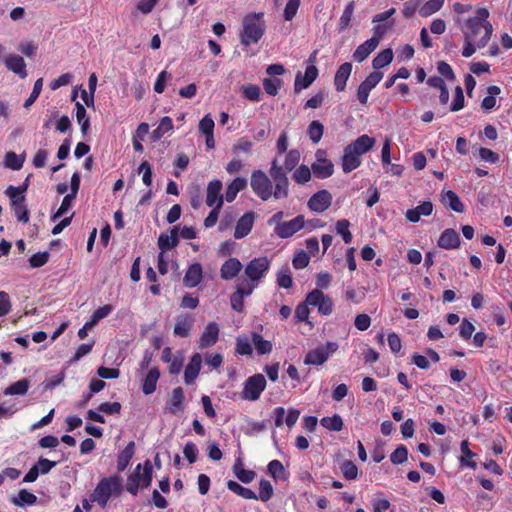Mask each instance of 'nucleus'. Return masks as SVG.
<instances>
[{"label": "nucleus", "instance_id": "nucleus-1", "mask_svg": "<svg viewBox=\"0 0 512 512\" xmlns=\"http://www.w3.org/2000/svg\"><path fill=\"white\" fill-rule=\"evenodd\" d=\"M489 11L486 8L477 10L476 15L466 20L464 28L465 45L462 55L466 58L472 56L477 49L483 48L489 41L493 27L487 21Z\"/></svg>", "mask_w": 512, "mask_h": 512}, {"label": "nucleus", "instance_id": "nucleus-2", "mask_svg": "<svg viewBox=\"0 0 512 512\" xmlns=\"http://www.w3.org/2000/svg\"><path fill=\"white\" fill-rule=\"evenodd\" d=\"M123 491L122 478L118 474L103 477L99 480L90 495V501L105 508L111 497H119Z\"/></svg>", "mask_w": 512, "mask_h": 512}, {"label": "nucleus", "instance_id": "nucleus-3", "mask_svg": "<svg viewBox=\"0 0 512 512\" xmlns=\"http://www.w3.org/2000/svg\"><path fill=\"white\" fill-rule=\"evenodd\" d=\"M263 18V12L248 13L244 16L240 32V42L242 45L250 46L260 41L266 30Z\"/></svg>", "mask_w": 512, "mask_h": 512}, {"label": "nucleus", "instance_id": "nucleus-4", "mask_svg": "<svg viewBox=\"0 0 512 512\" xmlns=\"http://www.w3.org/2000/svg\"><path fill=\"white\" fill-rule=\"evenodd\" d=\"M270 269V261L266 256L254 258L248 262L244 269V274L248 281L243 280L241 284L258 286L259 281L265 277Z\"/></svg>", "mask_w": 512, "mask_h": 512}, {"label": "nucleus", "instance_id": "nucleus-5", "mask_svg": "<svg viewBox=\"0 0 512 512\" xmlns=\"http://www.w3.org/2000/svg\"><path fill=\"white\" fill-rule=\"evenodd\" d=\"M269 174L275 182L274 191L272 196L275 199L287 198L289 195V180L287 174L281 170V166L278 164L277 159L272 160Z\"/></svg>", "mask_w": 512, "mask_h": 512}, {"label": "nucleus", "instance_id": "nucleus-6", "mask_svg": "<svg viewBox=\"0 0 512 512\" xmlns=\"http://www.w3.org/2000/svg\"><path fill=\"white\" fill-rule=\"evenodd\" d=\"M266 379L263 374L257 373L248 377L241 392V399L256 401L266 388Z\"/></svg>", "mask_w": 512, "mask_h": 512}, {"label": "nucleus", "instance_id": "nucleus-7", "mask_svg": "<svg viewBox=\"0 0 512 512\" xmlns=\"http://www.w3.org/2000/svg\"><path fill=\"white\" fill-rule=\"evenodd\" d=\"M250 185L253 192L263 201L272 196V182L262 170H254L251 174Z\"/></svg>", "mask_w": 512, "mask_h": 512}, {"label": "nucleus", "instance_id": "nucleus-8", "mask_svg": "<svg viewBox=\"0 0 512 512\" xmlns=\"http://www.w3.org/2000/svg\"><path fill=\"white\" fill-rule=\"evenodd\" d=\"M307 303L318 308V313L328 316L333 312L334 303L330 296L325 295L322 290L314 289L307 294Z\"/></svg>", "mask_w": 512, "mask_h": 512}, {"label": "nucleus", "instance_id": "nucleus-9", "mask_svg": "<svg viewBox=\"0 0 512 512\" xmlns=\"http://www.w3.org/2000/svg\"><path fill=\"white\" fill-rule=\"evenodd\" d=\"M305 219L303 215H297L295 218L284 221L283 224L276 225L274 227L275 234L281 239H287L292 237L298 231L304 228Z\"/></svg>", "mask_w": 512, "mask_h": 512}, {"label": "nucleus", "instance_id": "nucleus-10", "mask_svg": "<svg viewBox=\"0 0 512 512\" xmlns=\"http://www.w3.org/2000/svg\"><path fill=\"white\" fill-rule=\"evenodd\" d=\"M332 198L328 190H319L309 198L307 206L313 212L323 213L331 206Z\"/></svg>", "mask_w": 512, "mask_h": 512}, {"label": "nucleus", "instance_id": "nucleus-11", "mask_svg": "<svg viewBox=\"0 0 512 512\" xmlns=\"http://www.w3.org/2000/svg\"><path fill=\"white\" fill-rule=\"evenodd\" d=\"M322 155H324V151L318 150L316 153V162L311 165V170L315 177L326 179L333 175L334 165L330 160L322 158Z\"/></svg>", "mask_w": 512, "mask_h": 512}, {"label": "nucleus", "instance_id": "nucleus-12", "mask_svg": "<svg viewBox=\"0 0 512 512\" xmlns=\"http://www.w3.org/2000/svg\"><path fill=\"white\" fill-rule=\"evenodd\" d=\"M222 182L220 180H212L207 185L206 192V204L209 207H214L215 205L223 206L224 196L221 194L222 190Z\"/></svg>", "mask_w": 512, "mask_h": 512}, {"label": "nucleus", "instance_id": "nucleus-13", "mask_svg": "<svg viewBox=\"0 0 512 512\" xmlns=\"http://www.w3.org/2000/svg\"><path fill=\"white\" fill-rule=\"evenodd\" d=\"M185 394L182 387H176L167 398L166 404L170 414L176 415L185 408Z\"/></svg>", "mask_w": 512, "mask_h": 512}, {"label": "nucleus", "instance_id": "nucleus-14", "mask_svg": "<svg viewBox=\"0 0 512 512\" xmlns=\"http://www.w3.org/2000/svg\"><path fill=\"white\" fill-rule=\"evenodd\" d=\"M218 338H219V327H218L217 323L210 322L207 324V326L205 327L204 331L202 332V334L200 336L198 347L200 349H205V348L211 347L214 344H216V342L218 341Z\"/></svg>", "mask_w": 512, "mask_h": 512}, {"label": "nucleus", "instance_id": "nucleus-15", "mask_svg": "<svg viewBox=\"0 0 512 512\" xmlns=\"http://www.w3.org/2000/svg\"><path fill=\"white\" fill-rule=\"evenodd\" d=\"M203 278V269L202 265L198 262H195L191 264L188 269L185 272L184 278H183V284L187 288H194L200 282Z\"/></svg>", "mask_w": 512, "mask_h": 512}, {"label": "nucleus", "instance_id": "nucleus-16", "mask_svg": "<svg viewBox=\"0 0 512 512\" xmlns=\"http://www.w3.org/2000/svg\"><path fill=\"white\" fill-rule=\"evenodd\" d=\"M202 365V356L199 353L192 355L190 362L184 370V382L187 385H191L195 382L199 375Z\"/></svg>", "mask_w": 512, "mask_h": 512}, {"label": "nucleus", "instance_id": "nucleus-17", "mask_svg": "<svg viewBox=\"0 0 512 512\" xmlns=\"http://www.w3.org/2000/svg\"><path fill=\"white\" fill-rule=\"evenodd\" d=\"M254 223V212H246L239 218L236 223L234 237L236 239H242L246 237L252 230Z\"/></svg>", "mask_w": 512, "mask_h": 512}, {"label": "nucleus", "instance_id": "nucleus-18", "mask_svg": "<svg viewBox=\"0 0 512 512\" xmlns=\"http://www.w3.org/2000/svg\"><path fill=\"white\" fill-rule=\"evenodd\" d=\"M254 285H237L236 291L231 295V306L233 310L242 312L244 307L243 298L252 294Z\"/></svg>", "mask_w": 512, "mask_h": 512}, {"label": "nucleus", "instance_id": "nucleus-19", "mask_svg": "<svg viewBox=\"0 0 512 512\" xmlns=\"http://www.w3.org/2000/svg\"><path fill=\"white\" fill-rule=\"evenodd\" d=\"M243 266L239 259L231 257L226 260L220 268V276L225 281L234 279L242 270Z\"/></svg>", "mask_w": 512, "mask_h": 512}, {"label": "nucleus", "instance_id": "nucleus-20", "mask_svg": "<svg viewBox=\"0 0 512 512\" xmlns=\"http://www.w3.org/2000/svg\"><path fill=\"white\" fill-rule=\"evenodd\" d=\"M375 144V139L364 134L359 136L355 141L347 145L346 147L350 148L353 154H356L361 158L363 154L368 152Z\"/></svg>", "mask_w": 512, "mask_h": 512}, {"label": "nucleus", "instance_id": "nucleus-21", "mask_svg": "<svg viewBox=\"0 0 512 512\" xmlns=\"http://www.w3.org/2000/svg\"><path fill=\"white\" fill-rule=\"evenodd\" d=\"M5 66L20 78L24 79L27 77L26 63L23 57L19 55H9L5 59Z\"/></svg>", "mask_w": 512, "mask_h": 512}, {"label": "nucleus", "instance_id": "nucleus-22", "mask_svg": "<svg viewBox=\"0 0 512 512\" xmlns=\"http://www.w3.org/2000/svg\"><path fill=\"white\" fill-rule=\"evenodd\" d=\"M352 72V64L345 62L339 66L334 77L335 89L341 92L345 89L347 80L349 79Z\"/></svg>", "mask_w": 512, "mask_h": 512}, {"label": "nucleus", "instance_id": "nucleus-23", "mask_svg": "<svg viewBox=\"0 0 512 512\" xmlns=\"http://www.w3.org/2000/svg\"><path fill=\"white\" fill-rule=\"evenodd\" d=\"M179 228L177 226H174L171 231L170 235L167 234H160L158 238V246L161 249V251H167L170 249H173L176 247L179 243V234H178Z\"/></svg>", "mask_w": 512, "mask_h": 512}, {"label": "nucleus", "instance_id": "nucleus-24", "mask_svg": "<svg viewBox=\"0 0 512 512\" xmlns=\"http://www.w3.org/2000/svg\"><path fill=\"white\" fill-rule=\"evenodd\" d=\"M135 454V443L130 441L117 456V471L123 472Z\"/></svg>", "mask_w": 512, "mask_h": 512}, {"label": "nucleus", "instance_id": "nucleus-25", "mask_svg": "<svg viewBox=\"0 0 512 512\" xmlns=\"http://www.w3.org/2000/svg\"><path fill=\"white\" fill-rule=\"evenodd\" d=\"M460 244V237L453 229H446L438 240V245L443 249H455Z\"/></svg>", "mask_w": 512, "mask_h": 512}, {"label": "nucleus", "instance_id": "nucleus-26", "mask_svg": "<svg viewBox=\"0 0 512 512\" xmlns=\"http://www.w3.org/2000/svg\"><path fill=\"white\" fill-rule=\"evenodd\" d=\"M376 40L368 39L360 44L353 53L356 62H363L377 48Z\"/></svg>", "mask_w": 512, "mask_h": 512}, {"label": "nucleus", "instance_id": "nucleus-27", "mask_svg": "<svg viewBox=\"0 0 512 512\" xmlns=\"http://www.w3.org/2000/svg\"><path fill=\"white\" fill-rule=\"evenodd\" d=\"M246 187L247 180L243 177H236L226 188L225 200L229 203L233 202L236 199L237 194L246 189Z\"/></svg>", "mask_w": 512, "mask_h": 512}, {"label": "nucleus", "instance_id": "nucleus-28", "mask_svg": "<svg viewBox=\"0 0 512 512\" xmlns=\"http://www.w3.org/2000/svg\"><path fill=\"white\" fill-rule=\"evenodd\" d=\"M193 326V318L188 315H180L176 319L174 334L185 338L188 337Z\"/></svg>", "mask_w": 512, "mask_h": 512}, {"label": "nucleus", "instance_id": "nucleus-29", "mask_svg": "<svg viewBox=\"0 0 512 512\" xmlns=\"http://www.w3.org/2000/svg\"><path fill=\"white\" fill-rule=\"evenodd\" d=\"M361 158L345 147L342 156V169L345 173H350L361 165Z\"/></svg>", "mask_w": 512, "mask_h": 512}, {"label": "nucleus", "instance_id": "nucleus-30", "mask_svg": "<svg viewBox=\"0 0 512 512\" xmlns=\"http://www.w3.org/2000/svg\"><path fill=\"white\" fill-rule=\"evenodd\" d=\"M441 200L445 206H448L457 213H462L465 209L459 197L451 190L443 191Z\"/></svg>", "mask_w": 512, "mask_h": 512}, {"label": "nucleus", "instance_id": "nucleus-31", "mask_svg": "<svg viewBox=\"0 0 512 512\" xmlns=\"http://www.w3.org/2000/svg\"><path fill=\"white\" fill-rule=\"evenodd\" d=\"M159 377L160 371L157 367L149 370L142 384V391L145 395H150L156 390Z\"/></svg>", "mask_w": 512, "mask_h": 512}, {"label": "nucleus", "instance_id": "nucleus-32", "mask_svg": "<svg viewBox=\"0 0 512 512\" xmlns=\"http://www.w3.org/2000/svg\"><path fill=\"white\" fill-rule=\"evenodd\" d=\"M460 451L462 454L461 457L459 458L461 465L469 467L471 469H476L477 464L473 460V458L476 457V454L470 450L468 440H463L461 442Z\"/></svg>", "mask_w": 512, "mask_h": 512}, {"label": "nucleus", "instance_id": "nucleus-33", "mask_svg": "<svg viewBox=\"0 0 512 512\" xmlns=\"http://www.w3.org/2000/svg\"><path fill=\"white\" fill-rule=\"evenodd\" d=\"M227 488L237 494L238 496L247 500H258L257 494L249 488L243 487L238 482L229 480L227 481Z\"/></svg>", "mask_w": 512, "mask_h": 512}, {"label": "nucleus", "instance_id": "nucleus-34", "mask_svg": "<svg viewBox=\"0 0 512 512\" xmlns=\"http://www.w3.org/2000/svg\"><path fill=\"white\" fill-rule=\"evenodd\" d=\"M328 360L327 355L324 354L322 348L317 347L313 350H310L304 358V363L306 365H323Z\"/></svg>", "mask_w": 512, "mask_h": 512}, {"label": "nucleus", "instance_id": "nucleus-35", "mask_svg": "<svg viewBox=\"0 0 512 512\" xmlns=\"http://www.w3.org/2000/svg\"><path fill=\"white\" fill-rule=\"evenodd\" d=\"M30 387V381L27 378L20 379L4 390V395H25Z\"/></svg>", "mask_w": 512, "mask_h": 512}, {"label": "nucleus", "instance_id": "nucleus-36", "mask_svg": "<svg viewBox=\"0 0 512 512\" xmlns=\"http://www.w3.org/2000/svg\"><path fill=\"white\" fill-rule=\"evenodd\" d=\"M501 93L498 86H489L487 89V96L482 100L481 107L485 111H490L495 108L497 100L496 97Z\"/></svg>", "mask_w": 512, "mask_h": 512}, {"label": "nucleus", "instance_id": "nucleus-37", "mask_svg": "<svg viewBox=\"0 0 512 512\" xmlns=\"http://www.w3.org/2000/svg\"><path fill=\"white\" fill-rule=\"evenodd\" d=\"M75 108L77 123L80 125L82 134L86 135L90 128V119L87 116V111L80 102H76Z\"/></svg>", "mask_w": 512, "mask_h": 512}, {"label": "nucleus", "instance_id": "nucleus-38", "mask_svg": "<svg viewBox=\"0 0 512 512\" xmlns=\"http://www.w3.org/2000/svg\"><path fill=\"white\" fill-rule=\"evenodd\" d=\"M173 121L169 116L160 119L159 125L152 132L153 140H160L167 132L173 130Z\"/></svg>", "mask_w": 512, "mask_h": 512}, {"label": "nucleus", "instance_id": "nucleus-39", "mask_svg": "<svg viewBox=\"0 0 512 512\" xmlns=\"http://www.w3.org/2000/svg\"><path fill=\"white\" fill-rule=\"evenodd\" d=\"M299 160L300 152L296 149H291L290 151L287 152L283 165H280L281 170L284 171V174H288L289 172L295 169V167L299 163Z\"/></svg>", "mask_w": 512, "mask_h": 512}, {"label": "nucleus", "instance_id": "nucleus-40", "mask_svg": "<svg viewBox=\"0 0 512 512\" xmlns=\"http://www.w3.org/2000/svg\"><path fill=\"white\" fill-rule=\"evenodd\" d=\"M251 340L259 355L268 354L272 351V343L263 339L260 334L256 332L252 333Z\"/></svg>", "mask_w": 512, "mask_h": 512}, {"label": "nucleus", "instance_id": "nucleus-41", "mask_svg": "<svg viewBox=\"0 0 512 512\" xmlns=\"http://www.w3.org/2000/svg\"><path fill=\"white\" fill-rule=\"evenodd\" d=\"M393 60V51L390 48L384 49L377 54L372 61L374 69L378 70L389 65Z\"/></svg>", "mask_w": 512, "mask_h": 512}, {"label": "nucleus", "instance_id": "nucleus-42", "mask_svg": "<svg viewBox=\"0 0 512 512\" xmlns=\"http://www.w3.org/2000/svg\"><path fill=\"white\" fill-rule=\"evenodd\" d=\"M320 423L324 428L330 431L339 432L343 428V420L339 414H334L331 417H323Z\"/></svg>", "mask_w": 512, "mask_h": 512}, {"label": "nucleus", "instance_id": "nucleus-43", "mask_svg": "<svg viewBox=\"0 0 512 512\" xmlns=\"http://www.w3.org/2000/svg\"><path fill=\"white\" fill-rule=\"evenodd\" d=\"M349 228L350 222L347 219L338 220L335 224L336 232L342 237L345 244H350L353 239Z\"/></svg>", "mask_w": 512, "mask_h": 512}, {"label": "nucleus", "instance_id": "nucleus-44", "mask_svg": "<svg viewBox=\"0 0 512 512\" xmlns=\"http://www.w3.org/2000/svg\"><path fill=\"white\" fill-rule=\"evenodd\" d=\"M140 469H141V464H138L137 467H136L135 472L132 473L128 477V481H127V484H126L127 492H129L130 494H132L134 496L137 495L139 487L141 485V482H140V478H141Z\"/></svg>", "mask_w": 512, "mask_h": 512}, {"label": "nucleus", "instance_id": "nucleus-45", "mask_svg": "<svg viewBox=\"0 0 512 512\" xmlns=\"http://www.w3.org/2000/svg\"><path fill=\"white\" fill-rule=\"evenodd\" d=\"M277 285L284 289L292 287L293 280L289 266H283L277 273Z\"/></svg>", "mask_w": 512, "mask_h": 512}, {"label": "nucleus", "instance_id": "nucleus-46", "mask_svg": "<svg viewBox=\"0 0 512 512\" xmlns=\"http://www.w3.org/2000/svg\"><path fill=\"white\" fill-rule=\"evenodd\" d=\"M37 502V497L26 489H21L17 497L12 499V503L16 506L34 505Z\"/></svg>", "mask_w": 512, "mask_h": 512}, {"label": "nucleus", "instance_id": "nucleus-47", "mask_svg": "<svg viewBox=\"0 0 512 512\" xmlns=\"http://www.w3.org/2000/svg\"><path fill=\"white\" fill-rule=\"evenodd\" d=\"M268 472L275 479H287V473L283 464L279 460H272L268 463Z\"/></svg>", "mask_w": 512, "mask_h": 512}, {"label": "nucleus", "instance_id": "nucleus-48", "mask_svg": "<svg viewBox=\"0 0 512 512\" xmlns=\"http://www.w3.org/2000/svg\"><path fill=\"white\" fill-rule=\"evenodd\" d=\"M77 196L73 194H67L64 196L60 207L55 212V214L51 217L52 221H55L56 219L60 218L61 216L65 215L72 207L73 201L76 199Z\"/></svg>", "mask_w": 512, "mask_h": 512}, {"label": "nucleus", "instance_id": "nucleus-49", "mask_svg": "<svg viewBox=\"0 0 512 512\" xmlns=\"http://www.w3.org/2000/svg\"><path fill=\"white\" fill-rule=\"evenodd\" d=\"M308 135L313 143H318L324 133V126L317 120H313L308 126Z\"/></svg>", "mask_w": 512, "mask_h": 512}, {"label": "nucleus", "instance_id": "nucleus-50", "mask_svg": "<svg viewBox=\"0 0 512 512\" xmlns=\"http://www.w3.org/2000/svg\"><path fill=\"white\" fill-rule=\"evenodd\" d=\"M292 178L297 184L303 185L311 179V169L302 164L293 172Z\"/></svg>", "mask_w": 512, "mask_h": 512}, {"label": "nucleus", "instance_id": "nucleus-51", "mask_svg": "<svg viewBox=\"0 0 512 512\" xmlns=\"http://www.w3.org/2000/svg\"><path fill=\"white\" fill-rule=\"evenodd\" d=\"M273 492V486L270 481L261 479L259 482V494L257 495L258 499H260L262 502H267L272 498Z\"/></svg>", "mask_w": 512, "mask_h": 512}, {"label": "nucleus", "instance_id": "nucleus-52", "mask_svg": "<svg viewBox=\"0 0 512 512\" xmlns=\"http://www.w3.org/2000/svg\"><path fill=\"white\" fill-rule=\"evenodd\" d=\"M354 7H355L354 1H351L346 5V7L340 17V20H339V31L340 32L344 31L349 26L353 12H354Z\"/></svg>", "mask_w": 512, "mask_h": 512}, {"label": "nucleus", "instance_id": "nucleus-53", "mask_svg": "<svg viewBox=\"0 0 512 512\" xmlns=\"http://www.w3.org/2000/svg\"><path fill=\"white\" fill-rule=\"evenodd\" d=\"M243 96L253 102H259L261 96V89L258 85L247 84L242 86Z\"/></svg>", "mask_w": 512, "mask_h": 512}, {"label": "nucleus", "instance_id": "nucleus-54", "mask_svg": "<svg viewBox=\"0 0 512 512\" xmlns=\"http://www.w3.org/2000/svg\"><path fill=\"white\" fill-rule=\"evenodd\" d=\"M308 306H311V305L309 303H307V297L305 298L304 302H301L297 305V307L295 309V315H294L296 322L310 323L308 320L309 314H310V310H309Z\"/></svg>", "mask_w": 512, "mask_h": 512}, {"label": "nucleus", "instance_id": "nucleus-55", "mask_svg": "<svg viewBox=\"0 0 512 512\" xmlns=\"http://www.w3.org/2000/svg\"><path fill=\"white\" fill-rule=\"evenodd\" d=\"M5 166L12 170H20L23 166L24 159L18 156L15 152L10 151L5 155Z\"/></svg>", "mask_w": 512, "mask_h": 512}, {"label": "nucleus", "instance_id": "nucleus-56", "mask_svg": "<svg viewBox=\"0 0 512 512\" xmlns=\"http://www.w3.org/2000/svg\"><path fill=\"white\" fill-rule=\"evenodd\" d=\"M5 194L9 197L11 206L21 204L26 201L24 193L19 191L15 186H8L5 190Z\"/></svg>", "mask_w": 512, "mask_h": 512}, {"label": "nucleus", "instance_id": "nucleus-57", "mask_svg": "<svg viewBox=\"0 0 512 512\" xmlns=\"http://www.w3.org/2000/svg\"><path fill=\"white\" fill-rule=\"evenodd\" d=\"M309 262L310 256L302 249L297 250L292 259V265L295 269H303L308 266Z\"/></svg>", "mask_w": 512, "mask_h": 512}, {"label": "nucleus", "instance_id": "nucleus-58", "mask_svg": "<svg viewBox=\"0 0 512 512\" xmlns=\"http://www.w3.org/2000/svg\"><path fill=\"white\" fill-rule=\"evenodd\" d=\"M341 472L345 479L347 480H354L357 478L358 475V468L357 466L350 460H345L342 462L340 466Z\"/></svg>", "mask_w": 512, "mask_h": 512}, {"label": "nucleus", "instance_id": "nucleus-59", "mask_svg": "<svg viewBox=\"0 0 512 512\" xmlns=\"http://www.w3.org/2000/svg\"><path fill=\"white\" fill-rule=\"evenodd\" d=\"M263 86L267 94L276 96L280 87L282 86V81L278 78H265L263 81Z\"/></svg>", "mask_w": 512, "mask_h": 512}, {"label": "nucleus", "instance_id": "nucleus-60", "mask_svg": "<svg viewBox=\"0 0 512 512\" xmlns=\"http://www.w3.org/2000/svg\"><path fill=\"white\" fill-rule=\"evenodd\" d=\"M11 209L16 217V219L19 222H22L24 224L28 223L29 221V210L27 208V205L24 203L17 204L14 206H11Z\"/></svg>", "mask_w": 512, "mask_h": 512}, {"label": "nucleus", "instance_id": "nucleus-61", "mask_svg": "<svg viewBox=\"0 0 512 512\" xmlns=\"http://www.w3.org/2000/svg\"><path fill=\"white\" fill-rule=\"evenodd\" d=\"M444 0H429L420 9V14L423 16H430L437 12L443 5Z\"/></svg>", "mask_w": 512, "mask_h": 512}, {"label": "nucleus", "instance_id": "nucleus-62", "mask_svg": "<svg viewBox=\"0 0 512 512\" xmlns=\"http://www.w3.org/2000/svg\"><path fill=\"white\" fill-rule=\"evenodd\" d=\"M122 405L120 402H103L97 410L107 415L119 414L121 412Z\"/></svg>", "mask_w": 512, "mask_h": 512}, {"label": "nucleus", "instance_id": "nucleus-63", "mask_svg": "<svg viewBox=\"0 0 512 512\" xmlns=\"http://www.w3.org/2000/svg\"><path fill=\"white\" fill-rule=\"evenodd\" d=\"M408 450L404 445H399L390 455L393 464H402L407 460Z\"/></svg>", "mask_w": 512, "mask_h": 512}, {"label": "nucleus", "instance_id": "nucleus-64", "mask_svg": "<svg viewBox=\"0 0 512 512\" xmlns=\"http://www.w3.org/2000/svg\"><path fill=\"white\" fill-rule=\"evenodd\" d=\"M49 260V253L48 252H37L33 254L30 259L29 263L32 268H40L44 266Z\"/></svg>", "mask_w": 512, "mask_h": 512}]
</instances>
